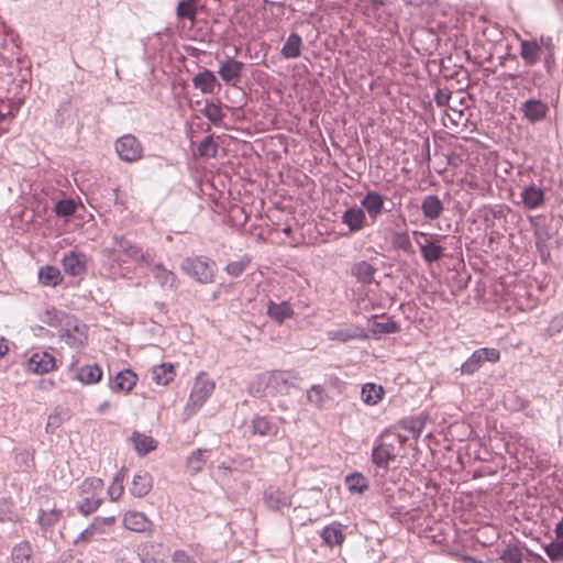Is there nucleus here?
<instances>
[{
	"label": "nucleus",
	"mask_w": 563,
	"mask_h": 563,
	"mask_svg": "<svg viewBox=\"0 0 563 563\" xmlns=\"http://www.w3.org/2000/svg\"><path fill=\"white\" fill-rule=\"evenodd\" d=\"M110 408V402L109 401H103L101 402L98 408H97V412L100 413V415H103L107 412V410Z\"/></svg>",
	"instance_id": "nucleus-62"
},
{
	"label": "nucleus",
	"mask_w": 563,
	"mask_h": 563,
	"mask_svg": "<svg viewBox=\"0 0 563 563\" xmlns=\"http://www.w3.org/2000/svg\"><path fill=\"white\" fill-rule=\"evenodd\" d=\"M375 273L376 268L366 261L357 262L352 267L353 276L362 284H371Z\"/></svg>",
	"instance_id": "nucleus-32"
},
{
	"label": "nucleus",
	"mask_w": 563,
	"mask_h": 563,
	"mask_svg": "<svg viewBox=\"0 0 563 563\" xmlns=\"http://www.w3.org/2000/svg\"><path fill=\"white\" fill-rule=\"evenodd\" d=\"M341 221L350 232H358L366 225V213L360 207L354 206L343 212Z\"/></svg>",
	"instance_id": "nucleus-18"
},
{
	"label": "nucleus",
	"mask_w": 563,
	"mask_h": 563,
	"mask_svg": "<svg viewBox=\"0 0 563 563\" xmlns=\"http://www.w3.org/2000/svg\"><path fill=\"white\" fill-rule=\"evenodd\" d=\"M152 274L156 283L165 289L173 290L177 287V277L173 271L167 269L163 264H151Z\"/></svg>",
	"instance_id": "nucleus-22"
},
{
	"label": "nucleus",
	"mask_w": 563,
	"mask_h": 563,
	"mask_svg": "<svg viewBox=\"0 0 563 563\" xmlns=\"http://www.w3.org/2000/svg\"><path fill=\"white\" fill-rule=\"evenodd\" d=\"M206 453V450L197 449L189 454L186 461V468L190 475H196L203 470L207 462Z\"/></svg>",
	"instance_id": "nucleus-35"
},
{
	"label": "nucleus",
	"mask_w": 563,
	"mask_h": 563,
	"mask_svg": "<svg viewBox=\"0 0 563 563\" xmlns=\"http://www.w3.org/2000/svg\"><path fill=\"white\" fill-rule=\"evenodd\" d=\"M500 358V352L493 347H481L461 365L462 374L472 375L477 372L484 362L496 363Z\"/></svg>",
	"instance_id": "nucleus-9"
},
{
	"label": "nucleus",
	"mask_w": 563,
	"mask_h": 563,
	"mask_svg": "<svg viewBox=\"0 0 563 563\" xmlns=\"http://www.w3.org/2000/svg\"><path fill=\"white\" fill-rule=\"evenodd\" d=\"M77 377L84 384H96L102 377V369L97 364L85 365L78 371Z\"/></svg>",
	"instance_id": "nucleus-37"
},
{
	"label": "nucleus",
	"mask_w": 563,
	"mask_h": 563,
	"mask_svg": "<svg viewBox=\"0 0 563 563\" xmlns=\"http://www.w3.org/2000/svg\"><path fill=\"white\" fill-rule=\"evenodd\" d=\"M52 314H53V317H54L55 319H57V317H58V312H57V311H55V310H54V311H52V312H51V311H47V316H52Z\"/></svg>",
	"instance_id": "nucleus-64"
},
{
	"label": "nucleus",
	"mask_w": 563,
	"mask_h": 563,
	"mask_svg": "<svg viewBox=\"0 0 563 563\" xmlns=\"http://www.w3.org/2000/svg\"><path fill=\"white\" fill-rule=\"evenodd\" d=\"M185 274L201 284H210L214 278V264L202 256L186 257L180 265Z\"/></svg>",
	"instance_id": "nucleus-6"
},
{
	"label": "nucleus",
	"mask_w": 563,
	"mask_h": 563,
	"mask_svg": "<svg viewBox=\"0 0 563 563\" xmlns=\"http://www.w3.org/2000/svg\"><path fill=\"white\" fill-rule=\"evenodd\" d=\"M327 336L330 341H336L341 343H346L351 340L362 339L366 340L367 334L364 333L363 329L360 327H355L354 330L350 329H338L330 330L327 332Z\"/></svg>",
	"instance_id": "nucleus-27"
},
{
	"label": "nucleus",
	"mask_w": 563,
	"mask_h": 563,
	"mask_svg": "<svg viewBox=\"0 0 563 563\" xmlns=\"http://www.w3.org/2000/svg\"><path fill=\"white\" fill-rule=\"evenodd\" d=\"M8 344H7V341L5 339L3 338H0V358L8 353Z\"/></svg>",
	"instance_id": "nucleus-61"
},
{
	"label": "nucleus",
	"mask_w": 563,
	"mask_h": 563,
	"mask_svg": "<svg viewBox=\"0 0 563 563\" xmlns=\"http://www.w3.org/2000/svg\"><path fill=\"white\" fill-rule=\"evenodd\" d=\"M54 211L59 217H71L76 211V202L73 199L59 200L55 203Z\"/></svg>",
	"instance_id": "nucleus-52"
},
{
	"label": "nucleus",
	"mask_w": 563,
	"mask_h": 563,
	"mask_svg": "<svg viewBox=\"0 0 563 563\" xmlns=\"http://www.w3.org/2000/svg\"><path fill=\"white\" fill-rule=\"evenodd\" d=\"M544 45H545V51L542 55L544 68L548 74H552L554 70V67H555L554 45L550 37L547 38V42L544 43Z\"/></svg>",
	"instance_id": "nucleus-51"
},
{
	"label": "nucleus",
	"mask_w": 563,
	"mask_h": 563,
	"mask_svg": "<svg viewBox=\"0 0 563 563\" xmlns=\"http://www.w3.org/2000/svg\"><path fill=\"white\" fill-rule=\"evenodd\" d=\"M196 14L197 8L195 0H181L176 8V15L178 19H188L194 23Z\"/></svg>",
	"instance_id": "nucleus-43"
},
{
	"label": "nucleus",
	"mask_w": 563,
	"mask_h": 563,
	"mask_svg": "<svg viewBox=\"0 0 563 563\" xmlns=\"http://www.w3.org/2000/svg\"><path fill=\"white\" fill-rule=\"evenodd\" d=\"M296 379H298V376L287 371L268 372L260 377V382L265 385L266 395L268 396L288 395Z\"/></svg>",
	"instance_id": "nucleus-5"
},
{
	"label": "nucleus",
	"mask_w": 563,
	"mask_h": 563,
	"mask_svg": "<svg viewBox=\"0 0 563 563\" xmlns=\"http://www.w3.org/2000/svg\"><path fill=\"white\" fill-rule=\"evenodd\" d=\"M374 10H378L384 7L387 0H367Z\"/></svg>",
	"instance_id": "nucleus-60"
},
{
	"label": "nucleus",
	"mask_w": 563,
	"mask_h": 563,
	"mask_svg": "<svg viewBox=\"0 0 563 563\" xmlns=\"http://www.w3.org/2000/svg\"><path fill=\"white\" fill-rule=\"evenodd\" d=\"M103 481L98 477H87L78 487L80 500L77 509L84 516L95 512L102 504Z\"/></svg>",
	"instance_id": "nucleus-2"
},
{
	"label": "nucleus",
	"mask_w": 563,
	"mask_h": 563,
	"mask_svg": "<svg viewBox=\"0 0 563 563\" xmlns=\"http://www.w3.org/2000/svg\"><path fill=\"white\" fill-rule=\"evenodd\" d=\"M202 113L214 125H220L224 118V113L221 107L213 102H207Z\"/></svg>",
	"instance_id": "nucleus-46"
},
{
	"label": "nucleus",
	"mask_w": 563,
	"mask_h": 563,
	"mask_svg": "<svg viewBox=\"0 0 563 563\" xmlns=\"http://www.w3.org/2000/svg\"><path fill=\"white\" fill-rule=\"evenodd\" d=\"M173 563H192L195 562L184 550H176L172 556Z\"/></svg>",
	"instance_id": "nucleus-58"
},
{
	"label": "nucleus",
	"mask_w": 563,
	"mask_h": 563,
	"mask_svg": "<svg viewBox=\"0 0 563 563\" xmlns=\"http://www.w3.org/2000/svg\"><path fill=\"white\" fill-rule=\"evenodd\" d=\"M153 487V478L146 471H139L132 479L130 493L136 497L142 498L146 496Z\"/></svg>",
	"instance_id": "nucleus-20"
},
{
	"label": "nucleus",
	"mask_w": 563,
	"mask_h": 563,
	"mask_svg": "<svg viewBox=\"0 0 563 563\" xmlns=\"http://www.w3.org/2000/svg\"><path fill=\"white\" fill-rule=\"evenodd\" d=\"M544 552L552 562H560L563 560V541L555 539L549 544L544 545Z\"/></svg>",
	"instance_id": "nucleus-50"
},
{
	"label": "nucleus",
	"mask_w": 563,
	"mask_h": 563,
	"mask_svg": "<svg viewBox=\"0 0 563 563\" xmlns=\"http://www.w3.org/2000/svg\"><path fill=\"white\" fill-rule=\"evenodd\" d=\"M243 68L242 62L229 57L220 64L218 74L224 82L234 84L241 78Z\"/></svg>",
	"instance_id": "nucleus-17"
},
{
	"label": "nucleus",
	"mask_w": 563,
	"mask_h": 563,
	"mask_svg": "<svg viewBox=\"0 0 563 563\" xmlns=\"http://www.w3.org/2000/svg\"><path fill=\"white\" fill-rule=\"evenodd\" d=\"M125 477V471L122 468L120 470L115 476L113 477L112 483L110 484L108 488V495L109 498L112 501H117L121 498L124 492L123 481Z\"/></svg>",
	"instance_id": "nucleus-42"
},
{
	"label": "nucleus",
	"mask_w": 563,
	"mask_h": 563,
	"mask_svg": "<svg viewBox=\"0 0 563 563\" xmlns=\"http://www.w3.org/2000/svg\"><path fill=\"white\" fill-rule=\"evenodd\" d=\"M252 432L261 437L276 435L278 428L267 417L256 416L252 419Z\"/></svg>",
	"instance_id": "nucleus-34"
},
{
	"label": "nucleus",
	"mask_w": 563,
	"mask_h": 563,
	"mask_svg": "<svg viewBox=\"0 0 563 563\" xmlns=\"http://www.w3.org/2000/svg\"><path fill=\"white\" fill-rule=\"evenodd\" d=\"M265 505L275 511H279L284 508L291 506V495L278 487H269L264 493Z\"/></svg>",
	"instance_id": "nucleus-16"
},
{
	"label": "nucleus",
	"mask_w": 563,
	"mask_h": 563,
	"mask_svg": "<svg viewBox=\"0 0 563 563\" xmlns=\"http://www.w3.org/2000/svg\"><path fill=\"white\" fill-rule=\"evenodd\" d=\"M391 244L395 249L405 253L413 254L415 252L408 231H395L391 234Z\"/></svg>",
	"instance_id": "nucleus-39"
},
{
	"label": "nucleus",
	"mask_w": 563,
	"mask_h": 563,
	"mask_svg": "<svg viewBox=\"0 0 563 563\" xmlns=\"http://www.w3.org/2000/svg\"><path fill=\"white\" fill-rule=\"evenodd\" d=\"M55 357L46 351H37L27 361V371L34 374H46L54 369Z\"/></svg>",
	"instance_id": "nucleus-14"
},
{
	"label": "nucleus",
	"mask_w": 563,
	"mask_h": 563,
	"mask_svg": "<svg viewBox=\"0 0 563 563\" xmlns=\"http://www.w3.org/2000/svg\"><path fill=\"white\" fill-rule=\"evenodd\" d=\"M15 521L13 514V501L9 498L0 499V522Z\"/></svg>",
	"instance_id": "nucleus-54"
},
{
	"label": "nucleus",
	"mask_w": 563,
	"mask_h": 563,
	"mask_svg": "<svg viewBox=\"0 0 563 563\" xmlns=\"http://www.w3.org/2000/svg\"><path fill=\"white\" fill-rule=\"evenodd\" d=\"M141 563H167L165 558L158 552H146L142 555Z\"/></svg>",
	"instance_id": "nucleus-57"
},
{
	"label": "nucleus",
	"mask_w": 563,
	"mask_h": 563,
	"mask_svg": "<svg viewBox=\"0 0 563 563\" xmlns=\"http://www.w3.org/2000/svg\"><path fill=\"white\" fill-rule=\"evenodd\" d=\"M137 382V376L131 369H123L117 373L111 389L114 391L130 393Z\"/></svg>",
	"instance_id": "nucleus-25"
},
{
	"label": "nucleus",
	"mask_w": 563,
	"mask_h": 563,
	"mask_svg": "<svg viewBox=\"0 0 563 563\" xmlns=\"http://www.w3.org/2000/svg\"><path fill=\"white\" fill-rule=\"evenodd\" d=\"M444 210L443 202L437 195H428L422 199L421 211L426 219L433 221L440 218Z\"/></svg>",
	"instance_id": "nucleus-24"
},
{
	"label": "nucleus",
	"mask_w": 563,
	"mask_h": 563,
	"mask_svg": "<svg viewBox=\"0 0 563 563\" xmlns=\"http://www.w3.org/2000/svg\"><path fill=\"white\" fill-rule=\"evenodd\" d=\"M32 553V549L29 542L23 541L16 544L11 553L13 563H25L29 561Z\"/></svg>",
	"instance_id": "nucleus-45"
},
{
	"label": "nucleus",
	"mask_w": 563,
	"mask_h": 563,
	"mask_svg": "<svg viewBox=\"0 0 563 563\" xmlns=\"http://www.w3.org/2000/svg\"><path fill=\"white\" fill-rule=\"evenodd\" d=\"M451 97H452L451 91H449L446 89H438L437 92L434 93V101H435L437 106L445 107L449 104Z\"/></svg>",
	"instance_id": "nucleus-56"
},
{
	"label": "nucleus",
	"mask_w": 563,
	"mask_h": 563,
	"mask_svg": "<svg viewBox=\"0 0 563 563\" xmlns=\"http://www.w3.org/2000/svg\"><path fill=\"white\" fill-rule=\"evenodd\" d=\"M103 266L107 267L113 277H124V264L128 261L136 263L139 266H150L153 257L148 252L123 235L114 234L111 240L106 243L101 251Z\"/></svg>",
	"instance_id": "nucleus-1"
},
{
	"label": "nucleus",
	"mask_w": 563,
	"mask_h": 563,
	"mask_svg": "<svg viewBox=\"0 0 563 563\" xmlns=\"http://www.w3.org/2000/svg\"><path fill=\"white\" fill-rule=\"evenodd\" d=\"M301 37L297 33H291L282 48V55L285 58H297L300 56Z\"/></svg>",
	"instance_id": "nucleus-38"
},
{
	"label": "nucleus",
	"mask_w": 563,
	"mask_h": 563,
	"mask_svg": "<svg viewBox=\"0 0 563 563\" xmlns=\"http://www.w3.org/2000/svg\"><path fill=\"white\" fill-rule=\"evenodd\" d=\"M520 111L529 122L534 123L545 118L548 106L541 100L529 99L521 104Z\"/></svg>",
	"instance_id": "nucleus-19"
},
{
	"label": "nucleus",
	"mask_w": 563,
	"mask_h": 563,
	"mask_svg": "<svg viewBox=\"0 0 563 563\" xmlns=\"http://www.w3.org/2000/svg\"><path fill=\"white\" fill-rule=\"evenodd\" d=\"M522 550L516 544H508L499 554L503 563H522Z\"/></svg>",
	"instance_id": "nucleus-44"
},
{
	"label": "nucleus",
	"mask_w": 563,
	"mask_h": 563,
	"mask_svg": "<svg viewBox=\"0 0 563 563\" xmlns=\"http://www.w3.org/2000/svg\"><path fill=\"white\" fill-rule=\"evenodd\" d=\"M123 527L134 532H151L153 523L147 516L141 511L129 510L123 515Z\"/></svg>",
	"instance_id": "nucleus-15"
},
{
	"label": "nucleus",
	"mask_w": 563,
	"mask_h": 563,
	"mask_svg": "<svg viewBox=\"0 0 563 563\" xmlns=\"http://www.w3.org/2000/svg\"><path fill=\"white\" fill-rule=\"evenodd\" d=\"M520 196L522 203L529 210L538 209L544 202V191L536 185L523 188Z\"/></svg>",
	"instance_id": "nucleus-26"
},
{
	"label": "nucleus",
	"mask_w": 563,
	"mask_h": 563,
	"mask_svg": "<svg viewBox=\"0 0 563 563\" xmlns=\"http://www.w3.org/2000/svg\"><path fill=\"white\" fill-rule=\"evenodd\" d=\"M134 450L141 456L146 455L151 451L156 449V441L151 437L137 431H134L131 435Z\"/></svg>",
	"instance_id": "nucleus-29"
},
{
	"label": "nucleus",
	"mask_w": 563,
	"mask_h": 563,
	"mask_svg": "<svg viewBox=\"0 0 563 563\" xmlns=\"http://www.w3.org/2000/svg\"><path fill=\"white\" fill-rule=\"evenodd\" d=\"M399 331V325L391 319L385 322L374 321L371 325V332L375 335L391 334Z\"/></svg>",
	"instance_id": "nucleus-48"
},
{
	"label": "nucleus",
	"mask_w": 563,
	"mask_h": 563,
	"mask_svg": "<svg viewBox=\"0 0 563 563\" xmlns=\"http://www.w3.org/2000/svg\"><path fill=\"white\" fill-rule=\"evenodd\" d=\"M38 279L43 285L54 287L62 282L63 277L57 267L46 265L40 268Z\"/></svg>",
	"instance_id": "nucleus-36"
},
{
	"label": "nucleus",
	"mask_w": 563,
	"mask_h": 563,
	"mask_svg": "<svg viewBox=\"0 0 563 563\" xmlns=\"http://www.w3.org/2000/svg\"><path fill=\"white\" fill-rule=\"evenodd\" d=\"M115 152L123 162L132 163L142 158L143 146L132 134H125L115 142Z\"/></svg>",
	"instance_id": "nucleus-11"
},
{
	"label": "nucleus",
	"mask_w": 563,
	"mask_h": 563,
	"mask_svg": "<svg viewBox=\"0 0 563 563\" xmlns=\"http://www.w3.org/2000/svg\"><path fill=\"white\" fill-rule=\"evenodd\" d=\"M217 78L214 74L208 69L198 73L192 78V84L195 88L199 89L202 93H212L214 90Z\"/></svg>",
	"instance_id": "nucleus-31"
},
{
	"label": "nucleus",
	"mask_w": 563,
	"mask_h": 563,
	"mask_svg": "<svg viewBox=\"0 0 563 563\" xmlns=\"http://www.w3.org/2000/svg\"><path fill=\"white\" fill-rule=\"evenodd\" d=\"M266 313L273 321L282 324L285 320L292 318L295 312L288 301L275 302L269 300Z\"/></svg>",
	"instance_id": "nucleus-23"
},
{
	"label": "nucleus",
	"mask_w": 563,
	"mask_h": 563,
	"mask_svg": "<svg viewBox=\"0 0 563 563\" xmlns=\"http://www.w3.org/2000/svg\"><path fill=\"white\" fill-rule=\"evenodd\" d=\"M175 377V368L172 363H162L152 369V379L157 385L166 386Z\"/></svg>",
	"instance_id": "nucleus-30"
},
{
	"label": "nucleus",
	"mask_w": 563,
	"mask_h": 563,
	"mask_svg": "<svg viewBox=\"0 0 563 563\" xmlns=\"http://www.w3.org/2000/svg\"><path fill=\"white\" fill-rule=\"evenodd\" d=\"M385 206V198L382 194L369 190L361 199V209L367 213L372 222H376L378 217L383 213Z\"/></svg>",
	"instance_id": "nucleus-13"
},
{
	"label": "nucleus",
	"mask_w": 563,
	"mask_h": 563,
	"mask_svg": "<svg viewBox=\"0 0 563 563\" xmlns=\"http://www.w3.org/2000/svg\"><path fill=\"white\" fill-rule=\"evenodd\" d=\"M383 386L374 383H366L361 389L362 401L367 406H376L384 397Z\"/></svg>",
	"instance_id": "nucleus-28"
},
{
	"label": "nucleus",
	"mask_w": 563,
	"mask_h": 563,
	"mask_svg": "<svg viewBox=\"0 0 563 563\" xmlns=\"http://www.w3.org/2000/svg\"><path fill=\"white\" fill-rule=\"evenodd\" d=\"M198 154L201 157H214L217 155L218 145L212 136H206L198 145Z\"/></svg>",
	"instance_id": "nucleus-49"
},
{
	"label": "nucleus",
	"mask_w": 563,
	"mask_h": 563,
	"mask_svg": "<svg viewBox=\"0 0 563 563\" xmlns=\"http://www.w3.org/2000/svg\"><path fill=\"white\" fill-rule=\"evenodd\" d=\"M216 388L213 379L203 372L199 373L191 388L188 402L185 407L186 418L194 416L203 404L210 398Z\"/></svg>",
	"instance_id": "nucleus-3"
},
{
	"label": "nucleus",
	"mask_w": 563,
	"mask_h": 563,
	"mask_svg": "<svg viewBox=\"0 0 563 563\" xmlns=\"http://www.w3.org/2000/svg\"><path fill=\"white\" fill-rule=\"evenodd\" d=\"M59 336L74 349L82 347L87 342V327L77 318L62 313Z\"/></svg>",
	"instance_id": "nucleus-4"
},
{
	"label": "nucleus",
	"mask_w": 563,
	"mask_h": 563,
	"mask_svg": "<svg viewBox=\"0 0 563 563\" xmlns=\"http://www.w3.org/2000/svg\"><path fill=\"white\" fill-rule=\"evenodd\" d=\"M62 263L65 273L70 276H79L86 269V256L75 251L65 254Z\"/></svg>",
	"instance_id": "nucleus-21"
},
{
	"label": "nucleus",
	"mask_w": 563,
	"mask_h": 563,
	"mask_svg": "<svg viewBox=\"0 0 563 563\" xmlns=\"http://www.w3.org/2000/svg\"><path fill=\"white\" fill-rule=\"evenodd\" d=\"M115 523V517H95L92 522L82 530L74 540V544L90 543L99 537L107 534L110 528Z\"/></svg>",
	"instance_id": "nucleus-8"
},
{
	"label": "nucleus",
	"mask_w": 563,
	"mask_h": 563,
	"mask_svg": "<svg viewBox=\"0 0 563 563\" xmlns=\"http://www.w3.org/2000/svg\"><path fill=\"white\" fill-rule=\"evenodd\" d=\"M250 264V258L242 257L239 261L230 262L225 266V272L232 277H239Z\"/></svg>",
	"instance_id": "nucleus-55"
},
{
	"label": "nucleus",
	"mask_w": 563,
	"mask_h": 563,
	"mask_svg": "<svg viewBox=\"0 0 563 563\" xmlns=\"http://www.w3.org/2000/svg\"><path fill=\"white\" fill-rule=\"evenodd\" d=\"M410 431L412 432L415 438H418L420 435V433H421V426L412 424L410 427Z\"/></svg>",
	"instance_id": "nucleus-63"
},
{
	"label": "nucleus",
	"mask_w": 563,
	"mask_h": 563,
	"mask_svg": "<svg viewBox=\"0 0 563 563\" xmlns=\"http://www.w3.org/2000/svg\"><path fill=\"white\" fill-rule=\"evenodd\" d=\"M320 536L323 543L330 548L341 545L345 538L339 525H330L324 527Z\"/></svg>",
	"instance_id": "nucleus-33"
},
{
	"label": "nucleus",
	"mask_w": 563,
	"mask_h": 563,
	"mask_svg": "<svg viewBox=\"0 0 563 563\" xmlns=\"http://www.w3.org/2000/svg\"><path fill=\"white\" fill-rule=\"evenodd\" d=\"M554 532L556 539L563 541V518L556 523Z\"/></svg>",
	"instance_id": "nucleus-59"
},
{
	"label": "nucleus",
	"mask_w": 563,
	"mask_h": 563,
	"mask_svg": "<svg viewBox=\"0 0 563 563\" xmlns=\"http://www.w3.org/2000/svg\"><path fill=\"white\" fill-rule=\"evenodd\" d=\"M415 236H419L422 240H417V244L420 249L421 256L427 264H432L440 261L444 255V249L440 244L442 240L441 235L429 234L422 231H413Z\"/></svg>",
	"instance_id": "nucleus-7"
},
{
	"label": "nucleus",
	"mask_w": 563,
	"mask_h": 563,
	"mask_svg": "<svg viewBox=\"0 0 563 563\" xmlns=\"http://www.w3.org/2000/svg\"><path fill=\"white\" fill-rule=\"evenodd\" d=\"M325 399L327 394L321 385H312L310 389L307 391V400L310 405L314 407H322Z\"/></svg>",
	"instance_id": "nucleus-47"
},
{
	"label": "nucleus",
	"mask_w": 563,
	"mask_h": 563,
	"mask_svg": "<svg viewBox=\"0 0 563 563\" xmlns=\"http://www.w3.org/2000/svg\"><path fill=\"white\" fill-rule=\"evenodd\" d=\"M397 456L394 443L380 441L374 445L372 450V462L376 466V474L385 476L389 470V462Z\"/></svg>",
	"instance_id": "nucleus-10"
},
{
	"label": "nucleus",
	"mask_w": 563,
	"mask_h": 563,
	"mask_svg": "<svg viewBox=\"0 0 563 563\" xmlns=\"http://www.w3.org/2000/svg\"><path fill=\"white\" fill-rule=\"evenodd\" d=\"M345 484L351 493L362 494L368 488L367 479L361 473H353L345 477Z\"/></svg>",
	"instance_id": "nucleus-41"
},
{
	"label": "nucleus",
	"mask_w": 563,
	"mask_h": 563,
	"mask_svg": "<svg viewBox=\"0 0 563 563\" xmlns=\"http://www.w3.org/2000/svg\"><path fill=\"white\" fill-rule=\"evenodd\" d=\"M62 515V511L56 508H52L48 510L42 509L37 522L43 530H47L51 527L55 526L60 520Z\"/></svg>",
	"instance_id": "nucleus-40"
},
{
	"label": "nucleus",
	"mask_w": 563,
	"mask_h": 563,
	"mask_svg": "<svg viewBox=\"0 0 563 563\" xmlns=\"http://www.w3.org/2000/svg\"><path fill=\"white\" fill-rule=\"evenodd\" d=\"M545 42L547 38L543 37H541L540 41H521L520 56L527 66H533L542 58V55L545 51Z\"/></svg>",
	"instance_id": "nucleus-12"
},
{
	"label": "nucleus",
	"mask_w": 563,
	"mask_h": 563,
	"mask_svg": "<svg viewBox=\"0 0 563 563\" xmlns=\"http://www.w3.org/2000/svg\"><path fill=\"white\" fill-rule=\"evenodd\" d=\"M563 332V313L554 316L544 330L548 338H554Z\"/></svg>",
	"instance_id": "nucleus-53"
}]
</instances>
